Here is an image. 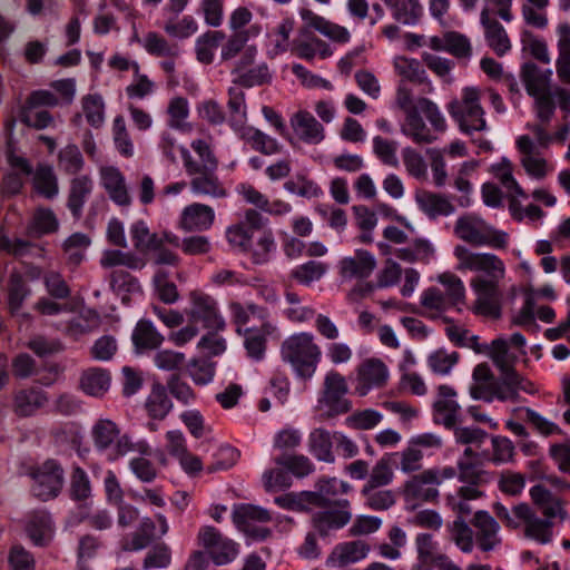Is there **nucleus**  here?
Wrapping results in <instances>:
<instances>
[{"label": "nucleus", "instance_id": "1", "mask_svg": "<svg viewBox=\"0 0 570 570\" xmlns=\"http://www.w3.org/2000/svg\"><path fill=\"white\" fill-rule=\"evenodd\" d=\"M453 255L458 261L455 267L458 271L474 273L470 281V286L475 294L472 312L492 320L500 318L502 284L507 274L504 262L495 254L472 252L463 245L455 246Z\"/></svg>", "mask_w": 570, "mask_h": 570}, {"label": "nucleus", "instance_id": "2", "mask_svg": "<svg viewBox=\"0 0 570 570\" xmlns=\"http://www.w3.org/2000/svg\"><path fill=\"white\" fill-rule=\"evenodd\" d=\"M281 357L292 366L297 377L311 380L321 362L322 351L312 333L299 332L283 341Z\"/></svg>", "mask_w": 570, "mask_h": 570}, {"label": "nucleus", "instance_id": "3", "mask_svg": "<svg viewBox=\"0 0 570 570\" xmlns=\"http://www.w3.org/2000/svg\"><path fill=\"white\" fill-rule=\"evenodd\" d=\"M91 439L99 452L111 451V459L124 456L129 452L149 455L151 448L146 440L132 441L129 434H121L119 425L109 419L97 420L91 428Z\"/></svg>", "mask_w": 570, "mask_h": 570}, {"label": "nucleus", "instance_id": "4", "mask_svg": "<svg viewBox=\"0 0 570 570\" xmlns=\"http://www.w3.org/2000/svg\"><path fill=\"white\" fill-rule=\"evenodd\" d=\"M522 391L513 384L511 379H504L501 374L495 377L488 363L478 364L472 372V384L469 387L473 400L491 403L494 400L501 402H518Z\"/></svg>", "mask_w": 570, "mask_h": 570}, {"label": "nucleus", "instance_id": "5", "mask_svg": "<svg viewBox=\"0 0 570 570\" xmlns=\"http://www.w3.org/2000/svg\"><path fill=\"white\" fill-rule=\"evenodd\" d=\"M448 111L458 124L461 132L473 135L476 131H485L488 124L485 111L481 105V90L475 87H465L461 91V98L448 105Z\"/></svg>", "mask_w": 570, "mask_h": 570}, {"label": "nucleus", "instance_id": "6", "mask_svg": "<svg viewBox=\"0 0 570 570\" xmlns=\"http://www.w3.org/2000/svg\"><path fill=\"white\" fill-rule=\"evenodd\" d=\"M181 159L185 173L189 177V189L195 196L220 199L228 195L225 184L218 176V168H200L188 149H181Z\"/></svg>", "mask_w": 570, "mask_h": 570}, {"label": "nucleus", "instance_id": "7", "mask_svg": "<svg viewBox=\"0 0 570 570\" xmlns=\"http://www.w3.org/2000/svg\"><path fill=\"white\" fill-rule=\"evenodd\" d=\"M455 234L473 246H489L503 249L508 246V234L489 226L484 220L472 217H460L455 223Z\"/></svg>", "mask_w": 570, "mask_h": 570}, {"label": "nucleus", "instance_id": "8", "mask_svg": "<svg viewBox=\"0 0 570 570\" xmlns=\"http://www.w3.org/2000/svg\"><path fill=\"white\" fill-rule=\"evenodd\" d=\"M262 32L261 24L253 23L246 31L235 32L225 38L220 49V60L230 61L238 57L235 66L247 68L255 63L258 56V48L255 45H247L250 39L258 37Z\"/></svg>", "mask_w": 570, "mask_h": 570}, {"label": "nucleus", "instance_id": "9", "mask_svg": "<svg viewBox=\"0 0 570 570\" xmlns=\"http://www.w3.org/2000/svg\"><path fill=\"white\" fill-rule=\"evenodd\" d=\"M186 314L191 323L202 324L209 331L220 332L226 328L217 299L203 291L196 289L189 293V307Z\"/></svg>", "mask_w": 570, "mask_h": 570}, {"label": "nucleus", "instance_id": "10", "mask_svg": "<svg viewBox=\"0 0 570 570\" xmlns=\"http://www.w3.org/2000/svg\"><path fill=\"white\" fill-rule=\"evenodd\" d=\"M488 356L492 360L500 374L507 380L511 379L517 385L528 394L537 392L534 384L527 377L522 376L515 370L518 356L509 351V342L503 337L493 340L490 344Z\"/></svg>", "mask_w": 570, "mask_h": 570}, {"label": "nucleus", "instance_id": "11", "mask_svg": "<svg viewBox=\"0 0 570 570\" xmlns=\"http://www.w3.org/2000/svg\"><path fill=\"white\" fill-rule=\"evenodd\" d=\"M197 540L198 544L207 551L210 560L216 566L228 564L239 554V544L223 535L215 527H202L198 531Z\"/></svg>", "mask_w": 570, "mask_h": 570}, {"label": "nucleus", "instance_id": "12", "mask_svg": "<svg viewBox=\"0 0 570 570\" xmlns=\"http://www.w3.org/2000/svg\"><path fill=\"white\" fill-rule=\"evenodd\" d=\"M32 494L41 501H48L59 495L65 483V472L56 460H47L36 468L32 473Z\"/></svg>", "mask_w": 570, "mask_h": 570}, {"label": "nucleus", "instance_id": "13", "mask_svg": "<svg viewBox=\"0 0 570 570\" xmlns=\"http://www.w3.org/2000/svg\"><path fill=\"white\" fill-rule=\"evenodd\" d=\"M271 519L269 511L258 505L242 503L233 509V522L236 528L256 541H263L271 537L272 532L268 528L257 525V523H266Z\"/></svg>", "mask_w": 570, "mask_h": 570}, {"label": "nucleus", "instance_id": "14", "mask_svg": "<svg viewBox=\"0 0 570 570\" xmlns=\"http://www.w3.org/2000/svg\"><path fill=\"white\" fill-rule=\"evenodd\" d=\"M320 508L321 510L313 514L312 523L322 537L343 529L352 520L351 502L347 499H338L330 505Z\"/></svg>", "mask_w": 570, "mask_h": 570}, {"label": "nucleus", "instance_id": "15", "mask_svg": "<svg viewBox=\"0 0 570 570\" xmlns=\"http://www.w3.org/2000/svg\"><path fill=\"white\" fill-rule=\"evenodd\" d=\"M347 392L345 377L336 371L327 372L318 402L327 407L328 416L344 414L351 410V402L346 399Z\"/></svg>", "mask_w": 570, "mask_h": 570}, {"label": "nucleus", "instance_id": "16", "mask_svg": "<svg viewBox=\"0 0 570 570\" xmlns=\"http://www.w3.org/2000/svg\"><path fill=\"white\" fill-rule=\"evenodd\" d=\"M455 397L456 391L453 386L441 384L436 387L435 400L432 404L434 422L449 430L454 429L460 419L461 406Z\"/></svg>", "mask_w": 570, "mask_h": 570}, {"label": "nucleus", "instance_id": "17", "mask_svg": "<svg viewBox=\"0 0 570 570\" xmlns=\"http://www.w3.org/2000/svg\"><path fill=\"white\" fill-rule=\"evenodd\" d=\"M480 24L488 47L499 57L511 50V40L494 12L485 6L480 12Z\"/></svg>", "mask_w": 570, "mask_h": 570}, {"label": "nucleus", "instance_id": "18", "mask_svg": "<svg viewBox=\"0 0 570 570\" xmlns=\"http://www.w3.org/2000/svg\"><path fill=\"white\" fill-rule=\"evenodd\" d=\"M517 148L521 154V165L530 177L543 179L553 171V165L541 156L535 142L530 136H520L517 139Z\"/></svg>", "mask_w": 570, "mask_h": 570}, {"label": "nucleus", "instance_id": "19", "mask_svg": "<svg viewBox=\"0 0 570 570\" xmlns=\"http://www.w3.org/2000/svg\"><path fill=\"white\" fill-rule=\"evenodd\" d=\"M100 185L109 199L119 207H129L132 203L129 186L125 175L115 166H104L99 169Z\"/></svg>", "mask_w": 570, "mask_h": 570}, {"label": "nucleus", "instance_id": "20", "mask_svg": "<svg viewBox=\"0 0 570 570\" xmlns=\"http://www.w3.org/2000/svg\"><path fill=\"white\" fill-rule=\"evenodd\" d=\"M518 517L522 519L524 535L540 544L551 542L553 537V518H540L528 503H519Z\"/></svg>", "mask_w": 570, "mask_h": 570}, {"label": "nucleus", "instance_id": "21", "mask_svg": "<svg viewBox=\"0 0 570 570\" xmlns=\"http://www.w3.org/2000/svg\"><path fill=\"white\" fill-rule=\"evenodd\" d=\"M215 217V210L209 205L191 203L183 208L177 226L186 233H202L212 228Z\"/></svg>", "mask_w": 570, "mask_h": 570}, {"label": "nucleus", "instance_id": "22", "mask_svg": "<svg viewBox=\"0 0 570 570\" xmlns=\"http://www.w3.org/2000/svg\"><path fill=\"white\" fill-rule=\"evenodd\" d=\"M390 373L385 363L375 357L364 360L357 368L356 392L364 396L371 390L386 384Z\"/></svg>", "mask_w": 570, "mask_h": 570}, {"label": "nucleus", "instance_id": "23", "mask_svg": "<svg viewBox=\"0 0 570 570\" xmlns=\"http://www.w3.org/2000/svg\"><path fill=\"white\" fill-rule=\"evenodd\" d=\"M472 525L476 529L475 541L481 551L489 552L501 544L500 525L488 511H476Z\"/></svg>", "mask_w": 570, "mask_h": 570}, {"label": "nucleus", "instance_id": "24", "mask_svg": "<svg viewBox=\"0 0 570 570\" xmlns=\"http://www.w3.org/2000/svg\"><path fill=\"white\" fill-rule=\"evenodd\" d=\"M299 17L305 29L318 31L332 41L346 43L351 39V35L345 27L334 23L322 16H318L308 8H302L299 10Z\"/></svg>", "mask_w": 570, "mask_h": 570}, {"label": "nucleus", "instance_id": "25", "mask_svg": "<svg viewBox=\"0 0 570 570\" xmlns=\"http://www.w3.org/2000/svg\"><path fill=\"white\" fill-rule=\"evenodd\" d=\"M297 138L308 145H317L325 138L323 125L307 110H298L289 118Z\"/></svg>", "mask_w": 570, "mask_h": 570}, {"label": "nucleus", "instance_id": "26", "mask_svg": "<svg viewBox=\"0 0 570 570\" xmlns=\"http://www.w3.org/2000/svg\"><path fill=\"white\" fill-rule=\"evenodd\" d=\"M376 268V259L365 249H356L353 256L340 262V274L343 278H367Z\"/></svg>", "mask_w": 570, "mask_h": 570}, {"label": "nucleus", "instance_id": "27", "mask_svg": "<svg viewBox=\"0 0 570 570\" xmlns=\"http://www.w3.org/2000/svg\"><path fill=\"white\" fill-rule=\"evenodd\" d=\"M371 548L366 541L354 540L337 544L327 559L332 567H346L366 558Z\"/></svg>", "mask_w": 570, "mask_h": 570}, {"label": "nucleus", "instance_id": "28", "mask_svg": "<svg viewBox=\"0 0 570 570\" xmlns=\"http://www.w3.org/2000/svg\"><path fill=\"white\" fill-rule=\"evenodd\" d=\"M49 402L48 394L38 387L18 391L13 396V412L21 417L35 415Z\"/></svg>", "mask_w": 570, "mask_h": 570}, {"label": "nucleus", "instance_id": "29", "mask_svg": "<svg viewBox=\"0 0 570 570\" xmlns=\"http://www.w3.org/2000/svg\"><path fill=\"white\" fill-rule=\"evenodd\" d=\"M232 75L235 77L233 82L245 88L271 85L274 78L273 70L264 61L242 69L238 66H234Z\"/></svg>", "mask_w": 570, "mask_h": 570}, {"label": "nucleus", "instance_id": "30", "mask_svg": "<svg viewBox=\"0 0 570 570\" xmlns=\"http://www.w3.org/2000/svg\"><path fill=\"white\" fill-rule=\"evenodd\" d=\"M277 249L276 239L271 228H265L258 233L253 234L250 245L246 254L253 264L264 265L271 262Z\"/></svg>", "mask_w": 570, "mask_h": 570}, {"label": "nucleus", "instance_id": "31", "mask_svg": "<svg viewBox=\"0 0 570 570\" xmlns=\"http://www.w3.org/2000/svg\"><path fill=\"white\" fill-rule=\"evenodd\" d=\"M174 404L167 394L166 387L159 382L151 385L150 392L144 402V411L151 420H165L171 412Z\"/></svg>", "mask_w": 570, "mask_h": 570}, {"label": "nucleus", "instance_id": "32", "mask_svg": "<svg viewBox=\"0 0 570 570\" xmlns=\"http://www.w3.org/2000/svg\"><path fill=\"white\" fill-rule=\"evenodd\" d=\"M352 490L351 484L336 478L323 479L316 483V490L307 494L312 499L313 507H325L332 504L335 497L345 494Z\"/></svg>", "mask_w": 570, "mask_h": 570}, {"label": "nucleus", "instance_id": "33", "mask_svg": "<svg viewBox=\"0 0 570 570\" xmlns=\"http://www.w3.org/2000/svg\"><path fill=\"white\" fill-rule=\"evenodd\" d=\"M26 531L36 546H47L55 532L51 515L46 511H33L28 517Z\"/></svg>", "mask_w": 570, "mask_h": 570}, {"label": "nucleus", "instance_id": "34", "mask_svg": "<svg viewBox=\"0 0 570 570\" xmlns=\"http://www.w3.org/2000/svg\"><path fill=\"white\" fill-rule=\"evenodd\" d=\"M551 69H541L534 62H525L521 67V79L529 96L551 90Z\"/></svg>", "mask_w": 570, "mask_h": 570}, {"label": "nucleus", "instance_id": "35", "mask_svg": "<svg viewBox=\"0 0 570 570\" xmlns=\"http://www.w3.org/2000/svg\"><path fill=\"white\" fill-rule=\"evenodd\" d=\"M557 36V76L562 83L570 85V24L567 22L559 23Z\"/></svg>", "mask_w": 570, "mask_h": 570}, {"label": "nucleus", "instance_id": "36", "mask_svg": "<svg viewBox=\"0 0 570 570\" xmlns=\"http://www.w3.org/2000/svg\"><path fill=\"white\" fill-rule=\"evenodd\" d=\"M238 136L253 150L265 156L277 155L283 148L276 138L253 126L244 128Z\"/></svg>", "mask_w": 570, "mask_h": 570}, {"label": "nucleus", "instance_id": "37", "mask_svg": "<svg viewBox=\"0 0 570 570\" xmlns=\"http://www.w3.org/2000/svg\"><path fill=\"white\" fill-rule=\"evenodd\" d=\"M415 202L430 218L449 216L454 213V206L445 196L425 189L415 193Z\"/></svg>", "mask_w": 570, "mask_h": 570}, {"label": "nucleus", "instance_id": "38", "mask_svg": "<svg viewBox=\"0 0 570 570\" xmlns=\"http://www.w3.org/2000/svg\"><path fill=\"white\" fill-rule=\"evenodd\" d=\"M94 189V181L88 175H80L70 181L67 207L75 218H80L87 198Z\"/></svg>", "mask_w": 570, "mask_h": 570}, {"label": "nucleus", "instance_id": "39", "mask_svg": "<svg viewBox=\"0 0 570 570\" xmlns=\"http://www.w3.org/2000/svg\"><path fill=\"white\" fill-rule=\"evenodd\" d=\"M273 327L269 323H264L259 327L245 328L242 332L244 337V347L248 357L258 362L265 356L267 336L271 334Z\"/></svg>", "mask_w": 570, "mask_h": 570}, {"label": "nucleus", "instance_id": "40", "mask_svg": "<svg viewBox=\"0 0 570 570\" xmlns=\"http://www.w3.org/2000/svg\"><path fill=\"white\" fill-rule=\"evenodd\" d=\"M391 10L395 21L404 26H415L423 16V7L419 0H382Z\"/></svg>", "mask_w": 570, "mask_h": 570}, {"label": "nucleus", "instance_id": "41", "mask_svg": "<svg viewBox=\"0 0 570 570\" xmlns=\"http://www.w3.org/2000/svg\"><path fill=\"white\" fill-rule=\"evenodd\" d=\"M402 132L415 144L429 145L438 140V135L426 126L416 110H410L401 127Z\"/></svg>", "mask_w": 570, "mask_h": 570}, {"label": "nucleus", "instance_id": "42", "mask_svg": "<svg viewBox=\"0 0 570 570\" xmlns=\"http://www.w3.org/2000/svg\"><path fill=\"white\" fill-rule=\"evenodd\" d=\"M393 254L406 263L429 264L434 258L435 249L428 239L416 238L407 246L396 248Z\"/></svg>", "mask_w": 570, "mask_h": 570}, {"label": "nucleus", "instance_id": "43", "mask_svg": "<svg viewBox=\"0 0 570 570\" xmlns=\"http://www.w3.org/2000/svg\"><path fill=\"white\" fill-rule=\"evenodd\" d=\"M138 42L148 55L156 58H178L180 53L178 45L156 31H148Z\"/></svg>", "mask_w": 570, "mask_h": 570}, {"label": "nucleus", "instance_id": "44", "mask_svg": "<svg viewBox=\"0 0 570 570\" xmlns=\"http://www.w3.org/2000/svg\"><path fill=\"white\" fill-rule=\"evenodd\" d=\"M228 124L232 129L238 135L244 128H246L247 121V108L245 101V92L236 87L228 89Z\"/></svg>", "mask_w": 570, "mask_h": 570}, {"label": "nucleus", "instance_id": "45", "mask_svg": "<svg viewBox=\"0 0 570 570\" xmlns=\"http://www.w3.org/2000/svg\"><path fill=\"white\" fill-rule=\"evenodd\" d=\"M59 222L55 213L49 208H37L27 225L26 235L31 238H40L43 235L56 233Z\"/></svg>", "mask_w": 570, "mask_h": 570}, {"label": "nucleus", "instance_id": "46", "mask_svg": "<svg viewBox=\"0 0 570 570\" xmlns=\"http://www.w3.org/2000/svg\"><path fill=\"white\" fill-rule=\"evenodd\" d=\"M530 497L534 504L542 509L543 517L557 518L563 520L567 517L566 510L562 508L561 501L556 498L550 490L541 484L533 485L530 489Z\"/></svg>", "mask_w": 570, "mask_h": 570}, {"label": "nucleus", "instance_id": "47", "mask_svg": "<svg viewBox=\"0 0 570 570\" xmlns=\"http://www.w3.org/2000/svg\"><path fill=\"white\" fill-rule=\"evenodd\" d=\"M131 341L139 351L156 350L163 344L164 336L150 321L140 320L132 331Z\"/></svg>", "mask_w": 570, "mask_h": 570}, {"label": "nucleus", "instance_id": "48", "mask_svg": "<svg viewBox=\"0 0 570 570\" xmlns=\"http://www.w3.org/2000/svg\"><path fill=\"white\" fill-rule=\"evenodd\" d=\"M111 377L107 370L90 367L80 377L81 390L91 396H102L110 387Z\"/></svg>", "mask_w": 570, "mask_h": 570}, {"label": "nucleus", "instance_id": "49", "mask_svg": "<svg viewBox=\"0 0 570 570\" xmlns=\"http://www.w3.org/2000/svg\"><path fill=\"white\" fill-rule=\"evenodd\" d=\"M334 438L331 432L325 429H314L308 435V450L318 460L327 463H333L335 456L332 448Z\"/></svg>", "mask_w": 570, "mask_h": 570}, {"label": "nucleus", "instance_id": "50", "mask_svg": "<svg viewBox=\"0 0 570 570\" xmlns=\"http://www.w3.org/2000/svg\"><path fill=\"white\" fill-rule=\"evenodd\" d=\"M226 35L220 30H209L199 36L195 42L196 58L204 65L213 63L215 50L225 40Z\"/></svg>", "mask_w": 570, "mask_h": 570}, {"label": "nucleus", "instance_id": "51", "mask_svg": "<svg viewBox=\"0 0 570 570\" xmlns=\"http://www.w3.org/2000/svg\"><path fill=\"white\" fill-rule=\"evenodd\" d=\"M227 307L232 322L236 325L237 334L244 332L243 326L249 322L250 316L264 317L266 315L265 308L254 303L244 305L240 302L230 301Z\"/></svg>", "mask_w": 570, "mask_h": 570}, {"label": "nucleus", "instance_id": "52", "mask_svg": "<svg viewBox=\"0 0 570 570\" xmlns=\"http://www.w3.org/2000/svg\"><path fill=\"white\" fill-rule=\"evenodd\" d=\"M393 66L395 72L403 79L413 83H423L428 76L421 62L414 58L397 56L394 58Z\"/></svg>", "mask_w": 570, "mask_h": 570}, {"label": "nucleus", "instance_id": "53", "mask_svg": "<svg viewBox=\"0 0 570 570\" xmlns=\"http://www.w3.org/2000/svg\"><path fill=\"white\" fill-rule=\"evenodd\" d=\"M130 236L135 248L141 253L157 249L163 245V239L157 234L150 233L144 220H138L131 225Z\"/></svg>", "mask_w": 570, "mask_h": 570}, {"label": "nucleus", "instance_id": "54", "mask_svg": "<svg viewBox=\"0 0 570 570\" xmlns=\"http://www.w3.org/2000/svg\"><path fill=\"white\" fill-rule=\"evenodd\" d=\"M491 171L511 197H525V193L513 177V165L509 159L502 158L501 161L493 164Z\"/></svg>", "mask_w": 570, "mask_h": 570}, {"label": "nucleus", "instance_id": "55", "mask_svg": "<svg viewBox=\"0 0 570 570\" xmlns=\"http://www.w3.org/2000/svg\"><path fill=\"white\" fill-rule=\"evenodd\" d=\"M57 166L66 175H76L81 171L85 166V159L78 146L69 144L60 149Z\"/></svg>", "mask_w": 570, "mask_h": 570}, {"label": "nucleus", "instance_id": "56", "mask_svg": "<svg viewBox=\"0 0 570 570\" xmlns=\"http://www.w3.org/2000/svg\"><path fill=\"white\" fill-rule=\"evenodd\" d=\"M448 530L451 540L464 553H470L473 550L474 540L473 531L463 518L456 517L452 523H449Z\"/></svg>", "mask_w": 570, "mask_h": 570}, {"label": "nucleus", "instance_id": "57", "mask_svg": "<svg viewBox=\"0 0 570 570\" xmlns=\"http://www.w3.org/2000/svg\"><path fill=\"white\" fill-rule=\"evenodd\" d=\"M522 50L542 63H550L551 57L547 42L530 30L521 32Z\"/></svg>", "mask_w": 570, "mask_h": 570}, {"label": "nucleus", "instance_id": "58", "mask_svg": "<svg viewBox=\"0 0 570 570\" xmlns=\"http://www.w3.org/2000/svg\"><path fill=\"white\" fill-rule=\"evenodd\" d=\"M285 298L289 306L284 309V315L288 321L293 323H305L315 317V309L302 305V299L297 293L287 291Z\"/></svg>", "mask_w": 570, "mask_h": 570}, {"label": "nucleus", "instance_id": "59", "mask_svg": "<svg viewBox=\"0 0 570 570\" xmlns=\"http://www.w3.org/2000/svg\"><path fill=\"white\" fill-rule=\"evenodd\" d=\"M167 126L171 129L184 130L186 120L189 117V104L187 98L181 96L173 97L167 106Z\"/></svg>", "mask_w": 570, "mask_h": 570}, {"label": "nucleus", "instance_id": "60", "mask_svg": "<svg viewBox=\"0 0 570 570\" xmlns=\"http://www.w3.org/2000/svg\"><path fill=\"white\" fill-rule=\"evenodd\" d=\"M328 269V265L318 261H308L296 266L291 275L302 285H311L313 282L320 281Z\"/></svg>", "mask_w": 570, "mask_h": 570}, {"label": "nucleus", "instance_id": "61", "mask_svg": "<svg viewBox=\"0 0 570 570\" xmlns=\"http://www.w3.org/2000/svg\"><path fill=\"white\" fill-rule=\"evenodd\" d=\"M82 110L87 122L100 128L105 122V102L99 94H89L81 99Z\"/></svg>", "mask_w": 570, "mask_h": 570}, {"label": "nucleus", "instance_id": "62", "mask_svg": "<svg viewBox=\"0 0 570 570\" xmlns=\"http://www.w3.org/2000/svg\"><path fill=\"white\" fill-rule=\"evenodd\" d=\"M274 462L287 470L288 473L297 478H305L314 472L315 468L313 462L303 454L296 455H279L274 459Z\"/></svg>", "mask_w": 570, "mask_h": 570}, {"label": "nucleus", "instance_id": "63", "mask_svg": "<svg viewBox=\"0 0 570 570\" xmlns=\"http://www.w3.org/2000/svg\"><path fill=\"white\" fill-rule=\"evenodd\" d=\"M35 189L46 198H52L58 194L57 177L48 165H39L33 176Z\"/></svg>", "mask_w": 570, "mask_h": 570}, {"label": "nucleus", "instance_id": "64", "mask_svg": "<svg viewBox=\"0 0 570 570\" xmlns=\"http://www.w3.org/2000/svg\"><path fill=\"white\" fill-rule=\"evenodd\" d=\"M166 391L180 404L188 406L196 402L197 394L178 374H171L166 382Z\"/></svg>", "mask_w": 570, "mask_h": 570}]
</instances>
